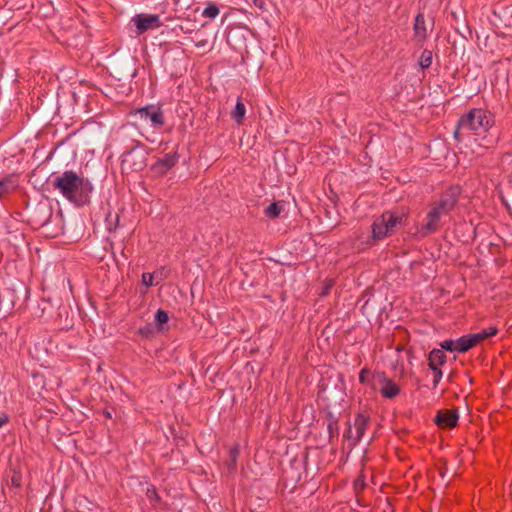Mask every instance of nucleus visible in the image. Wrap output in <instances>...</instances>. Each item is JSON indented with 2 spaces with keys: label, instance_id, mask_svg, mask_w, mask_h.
Instances as JSON below:
<instances>
[{
  "label": "nucleus",
  "instance_id": "obj_1",
  "mask_svg": "<svg viewBox=\"0 0 512 512\" xmlns=\"http://www.w3.org/2000/svg\"><path fill=\"white\" fill-rule=\"evenodd\" d=\"M54 187L69 202L76 206H84L90 202L93 186L89 179L68 170L54 179Z\"/></svg>",
  "mask_w": 512,
  "mask_h": 512
},
{
  "label": "nucleus",
  "instance_id": "obj_2",
  "mask_svg": "<svg viewBox=\"0 0 512 512\" xmlns=\"http://www.w3.org/2000/svg\"><path fill=\"white\" fill-rule=\"evenodd\" d=\"M494 125V115L482 108H474L461 117L459 127L467 128L476 135L487 133Z\"/></svg>",
  "mask_w": 512,
  "mask_h": 512
},
{
  "label": "nucleus",
  "instance_id": "obj_3",
  "mask_svg": "<svg viewBox=\"0 0 512 512\" xmlns=\"http://www.w3.org/2000/svg\"><path fill=\"white\" fill-rule=\"evenodd\" d=\"M407 219V213L401 212H384L379 218H377L372 225V234L374 240H382L391 235L398 226L405 223Z\"/></svg>",
  "mask_w": 512,
  "mask_h": 512
},
{
  "label": "nucleus",
  "instance_id": "obj_4",
  "mask_svg": "<svg viewBox=\"0 0 512 512\" xmlns=\"http://www.w3.org/2000/svg\"><path fill=\"white\" fill-rule=\"evenodd\" d=\"M498 330L496 327H489L484 329L478 333L468 334L457 339V352L463 353L468 351L469 349L475 347L477 344L482 342L483 340L495 336Z\"/></svg>",
  "mask_w": 512,
  "mask_h": 512
},
{
  "label": "nucleus",
  "instance_id": "obj_5",
  "mask_svg": "<svg viewBox=\"0 0 512 512\" xmlns=\"http://www.w3.org/2000/svg\"><path fill=\"white\" fill-rule=\"evenodd\" d=\"M372 387L378 389L385 398H394L400 393V387L393 380L387 378L383 373H374L372 376Z\"/></svg>",
  "mask_w": 512,
  "mask_h": 512
},
{
  "label": "nucleus",
  "instance_id": "obj_6",
  "mask_svg": "<svg viewBox=\"0 0 512 512\" xmlns=\"http://www.w3.org/2000/svg\"><path fill=\"white\" fill-rule=\"evenodd\" d=\"M460 193L461 189L459 186H451L434 202L441 208L442 212L450 213L456 206Z\"/></svg>",
  "mask_w": 512,
  "mask_h": 512
},
{
  "label": "nucleus",
  "instance_id": "obj_7",
  "mask_svg": "<svg viewBox=\"0 0 512 512\" xmlns=\"http://www.w3.org/2000/svg\"><path fill=\"white\" fill-rule=\"evenodd\" d=\"M132 21L136 26L138 35L150 29H157L162 24L160 17L156 14H138L133 17Z\"/></svg>",
  "mask_w": 512,
  "mask_h": 512
},
{
  "label": "nucleus",
  "instance_id": "obj_8",
  "mask_svg": "<svg viewBox=\"0 0 512 512\" xmlns=\"http://www.w3.org/2000/svg\"><path fill=\"white\" fill-rule=\"evenodd\" d=\"M447 214L449 213L442 212L441 208L435 202L431 203L426 215V222L422 227V233L429 234L435 232L439 227L440 219Z\"/></svg>",
  "mask_w": 512,
  "mask_h": 512
},
{
  "label": "nucleus",
  "instance_id": "obj_9",
  "mask_svg": "<svg viewBox=\"0 0 512 512\" xmlns=\"http://www.w3.org/2000/svg\"><path fill=\"white\" fill-rule=\"evenodd\" d=\"M141 119L149 120L154 128H160L164 125V115L160 107L147 106L135 111Z\"/></svg>",
  "mask_w": 512,
  "mask_h": 512
},
{
  "label": "nucleus",
  "instance_id": "obj_10",
  "mask_svg": "<svg viewBox=\"0 0 512 512\" xmlns=\"http://www.w3.org/2000/svg\"><path fill=\"white\" fill-rule=\"evenodd\" d=\"M177 163L175 154H166L163 158L158 159L153 165L152 170L158 175L166 174Z\"/></svg>",
  "mask_w": 512,
  "mask_h": 512
},
{
  "label": "nucleus",
  "instance_id": "obj_11",
  "mask_svg": "<svg viewBox=\"0 0 512 512\" xmlns=\"http://www.w3.org/2000/svg\"><path fill=\"white\" fill-rule=\"evenodd\" d=\"M368 425V419L363 414H358L354 420V428H355V435L352 434V429L349 428L347 432V436L349 438H353L354 442L357 443L360 441V439L363 437L365 430Z\"/></svg>",
  "mask_w": 512,
  "mask_h": 512
},
{
  "label": "nucleus",
  "instance_id": "obj_12",
  "mask_svg": "<svg viewBox=\"0 0 512 512\" xmlns=\"http://www.w3.org/2000/svg\"><path fill=\"white\" fill-rule=\"evenodd\" d=\"M458 415L455 411H440L436 417V423L441 428H453L457 425Z\"/></svg>",
  "mask_w": 512,
  "mask_h": 512
},
{
  "label": "nucleus",
  "instance_id": "obj_13",
  "mask_svg": "<svg viewBox=\"0 0 512 512\" xmlns=\"http://www.w3.org/2000/svg\"><path fill=\"white\" fill-rule=\"evenodd\" d=\"M19 186L18 177L9 175L0 180V199L13 193Z\"/></svg>",
  "mask_w": 512,
  "mask_h": 512
},
{
  "label": "nucleus",
  "instance_id": "obj_14",
  "mask_svg": "<svg viewBox=\"0 0 512 512\" xmlns=\"http://www.w3.org/2000/svg\"><path fill=\"white\" fill-rule=\"evenodd\" d=\"M414 33L418 41L423 42L427 38V29L423 14H418L415 18Z\"/></svg>",
  "mask_w": 512,
  "mask_h": 512
},
{
  "label": "nucleus",
  "instance_id": "obj_15",
  "mask_svg": "<svg viewBox=\"0 0 512 512\" xmlns=\"http://www.w3.org/2000/svg\"><path fill=\"white\" fill-rule=\"evenodd\" d=\"M446 362V355L441 349H434L428 356V365L430 368H437Z\"/></svg>",
  "mask_w": 512,
  "mask_h": 512
},
{
  "label": "nucleus",
  "instance_id": "obj_16",
  "mask_svg": "<svg viewBox=\"0 0 512 512\" xmlns=\"http://www.w3.org/2000/svg\"><path fill=\"white\" fill-rule=\"evenodd\" d=\"M245 115L246 107L242 102L241 98H238L235 108L231 111V117L238 125H242L244 122Z\"/></svg>",
  "mask_w": 512,
  "mask_h": 512
},
{
  "label": "nucleus",
  "instance_id": "obj_17",
  "mask_svg": "<svg viewBox=\"0 0 512 512\" xmlns=\"http://www.w3.org/2000/svg\"><path fill=\"white\" fill-rule=\"evenodd\" d=\"M282 212V206L277 203H271L266 209H265V215L269 218H276L280 215Z\"/></svg>",
  "mask_w": 512,
  "mask_h": 512
},
{
  "label": "nucleus",
  "instance_id": "obj_18",
  "mask_svg": "<svg viewBox=\"0 0 512 512\" xmlns=\"http://www.w3.org/2000/svg\"><path fill=\"white\" fill-rule=\"evenodd\" d=\"M419 63L423 69L429 68L432 64V52L424 50L420 56Z\"/></svg>",
  "mask_w": 512,
  "mask_h": 512
},
{
  "label": "nucleus",
  "instance_id": "obj_19",
  "mask_svg": "<svg viewBox=\"0 0 512 512\" xmlns=\"http://www.w3.org/2000/svg\"><path fill=\"white\" fill-rule=\"evenodd\" d=\"M218 14H219V8L214 4L207 6L202 13V15L204 17L211 18V19L218 16Z\"/></svg>",
  "mask_w": 512,
  "mask_h": 512
},
{
  "label": "nucleus",
  "instance_id": "obj_20",
  "mask_svg": "<svg viewBox=\"0 0 512 512\" xmlns=\"http://www.w3.org/2000/svg\"><path fill=\"white\" fill-rule=\"evenodd\" d=\"M372 376L373 374H371L369 369L363 368L359 374V381L362 384H370V377Z\"/></svg>",
  "mask_w": 512,
  "mask_h": 512
},
{
  "label": "nucleus",
  "instance_id": "obj_21",
  "mask_svg": "<svg viewBox=\"0 0 512 512\" xmlns=\"http://www.w3.org/2000/svg\"><path fill=\"white\" fill-rule=\"evenodd\" d=\"M457 346V341L453 340H446L441 343V348L450 352L457 351Z\"/></svg>",
  "mask_w": 512,
  "mask_h": 512
},
{
  "label": "nucleus",
  "instance_id": "obj_22",
  "mask_svg": "<svg viewBox=\"0 0 512 512\" xmlns=\"http://www.w3.org/2000/svg\"><path fill=\"white\" fill-rule=\"evenodd\" d=\"M169 320L168 313L164 310H158L156 313V321L159 325L167 323Z\"/></svg>",
  "mask_w": 512,
  "mask_h": 512
},
{
  "label": "nucleus",
  "instance_id": "obj_23",
  "mask_svg": "<svg viewBox=\"0 0 512 512\" xmlns=\"http://www.w3.org/2000/svg\"><path fill=\"white\" fill-rule=\"evenodd\" d=\"M142 283L146 287H150L154 285V275L152 273H143L141 277Z\"/></svg>",
  "mask_w": 512,
  "mask_h": 512
},
{
  "label": "nucleus",
  "instance_id": "obj_24",
  "mask_svg": "<svg viewBox=\"0 0 512 512\" xmlns=\"http://www.w3.org/2000/svg\"><path fill=\"white\" fill-rule=\"evenodd\" d=\"M430 369L434 372V384L437 385L442 378V371L440 367Z\"/></svg>",
  "mask_w": 512,
  "mask_h": 512
},
{
  "label": "nucleus",
  "instance_id": "obj_25",
  "mask_svg": "<svg viewBox=\"0 0 512 512\" xmlns=\"http://www.w3.org/2000/svg\"><path fill=\"white\" fill-rule=\"evenodd\" d=\"M8 416L6 414H2L0 416V428L8 422Z\"/></svg>",
  "mask_w": 512,
  "mask_h": 512
},
{
  "label": "nucleus",
  "instance_id": "obj_26",
  "mask_svg": "<svg viewBox=\"0 0 512 512\" xmlns=\"http://www.w3.org/2000/svg\"><path fill=\"white\" fill-rule=\"evenodd\" d=\"M106 417H111V414L109 412L106 413Z\"/></svg>",
  "mask_w": 512,
  "mask_h": 512
}]
</instances>
